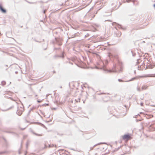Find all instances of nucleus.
<instances>
[{"instance_id":"nucleus-1","label":"nucleus","mask_w":155,"mask_h":155,"mask_svg":"<svg viewBox=\"0 0 155 155\" xmlns=\"http://www.w3.org/2000/svg\"><path fill=\"white\" fill-rule=\"evenodd\" d=\"M121 137L122 139L126 141H127L132 139L131 135L130 134H125L122 136Z\"/></svg>"},{"instance_id":"nucleus-2","label":"nucleus","mask_w":155,"mask_h":155,"mask_svg":"<svg viewBox=\"0 0 155 155\" xmlns=\"http://www.w3.org/2000/svg\"><path fill=\"white\" fill-rule=\"evenodd\" d=\"M0 10L3 13H5L6 12V10L3 8L2 5L1 4H0Z\"/></svg>"},{"instance_id":"nucleus-3","label":"nucleus","mask_w":155,"mask_h":155,"mask_svg":"<svg viewBox=\"0 0 155 155\" xmlns=\"http://www.w3.org/2000/svg\"><path fill=\"white\" fill-rule=\"evenodd\" d=\"M146 117L148 119H149L151 118H152L153 117V116L152 115H148V114H146Z\"/></svg>"},{"instance_id":"nucleus-4","label":"nucleus","mask_w":155,"mask_h":155,"mask_svg":"<svg viewBox=\"0 0 155 155\" xmlns=\"http://www.w3.org/2000/svg\"><path fill=\"white\" fill-rule=\"evenodd\" d=\"M147 88V86L144 85L142 87V90H145V89H146Z\"/></svg>"},{"instance_id":"nucleus-5","label":"nucleus","mask_w":155,"mask_h":155,"mask_svg":"<svg viewBox=\"0 0 155 155\" xmlns=\"http://www.w3.org/2000/svg\"><path fill=\"white\" fill-rule=\"evenodd\" d=\"M18 114L19 115H20L22 113V112L21 111L20 112H18Z\"/></svg>"},{"instance_id":"nucleus-6","label":"nucleus","mask_w":155,"mask_h":155,"mask_svg":"<svg viewBox=\"0 0 155 155\" xmlns=\"http://www.w3.org/2000/svg\"><path fill=\"white\" fill-rule=\"evenodd\" d=\"M118 81H119V82H123V81H122V80H121V79H119L118 80Z\"/></svg>"},{"instance_id":"nucleus-7","label":"nucleus","mask_w":155,"mask_h":155,"mask_svg":"<svg viewBox=\"0 0 155 155\" xmlns=\"http://www.w3.org/2000/svg\"><path fill=\"white\" fill-rule=\"evenodd\" d=\"M37 102L38 103H40V102H42V101H38V100L37 101Z\"/></svg>"},{"instance_id":"nucleus-8","label":"nucleus","mask_w":155,"mask_h":155,"mask_svg":"<svg viewBox=\"0 0 155 155\" xmlns=\"http://www.w3.org/2000/svg\"><path fill=\"white\" fill-rule=\"evenodd\" d=\"M45 105H46L47 106H48L49 105H48V104H44L43 105V106H45Z\"/></svg>"},{"instance_id":"nucleus-9","label":"nucleus","mask_w":155,"mask_h":155,"mask_svg":"<svg viewBox=\"0 0 155 155\" xmlns=\"http://www.w3.org/2000/svg\"><path fill=\"white\" fill-rule=\"evenodd\" d=\"M130 0H126V2H130Z\"/></svg>"},{"instance_id":"nucleus-10","label":"nucleus","mask_w":155,"mask_h":155,"mask_svg":"<svg viewBox=\"0 0 155 155\" xmlns=\"http://www.w3.org/2000/svg\"><path fill=\"white\" fill-rule=\"evenodd\" d=\"M38 135L39 136H42V134H38Z\"/></svg>"},{"instance_id":"nucleus-11","label":"nucleus","mask_w":155,"mask_h":155,"mask_svg":"<svg viewBox=\"0 0 155 155\" xmlns=\"http://www.w3.org/2000/svg\"><path fill=\"white\" fill-rule=\"evenodd\" d=\"M153 6L155 8V4L154 5H153Z\"/></svg>"},{"instance_id":"nucleus-12","label":"nucleus","mask_w":155,"mask_h":155,"mask_svg":"<svg viewBox=\"0 0 155 155\" xmlns=\"http://www.w3.org/2000/svg\"><path fill=\"white\" fill-rule=\"evenodd\" d=\"M54 146L55 147H56V145H55Z\"/></svg>"},{"instance_id":"nucleus-13","label":"nucleus","mask_w":155,"mask_h":155,"mask_svg":"<svg viewBox=\"0 0 155 155\" xmlns=\"http://www.w3.org/2000/svg\"><path fill=\"white\" fill-rule=\"evenodd\" d=\"M53 146H54V145H52V146L51 147H53Z\"/></svg>"}]
</instances>
